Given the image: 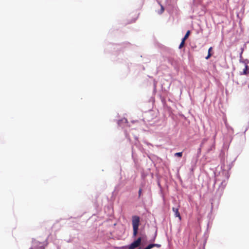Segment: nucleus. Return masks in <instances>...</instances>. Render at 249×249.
Instances as JSON below:
<instances>
[{
  "instance_id": "3",
  "label": "nucleus",
  "mask_w": 249,
  "mask_h": 249,
  "mask_svg": "<svg viewBox=\"0 0 249 249\" xmlns=\"http://www.w3.org/2000/svg\"><path fill=\"white\" fill-rule=\"evenodd\" d=\"M173 211L175 213V215L176 217H178L179 218V220L181 219V216L178 211V208H172Z\"/></svg>"
},
{
  "instance_id": "5",
  "label": "nucleus",
  "mask_w": 249,
  "mask_h": 249,
  "mask_svg": "<svg viewBox=\"0 0 249 249\" xmlns=\"http://www.w3.org/2000/svg\"><path fill=\"white\" fill-rule=\"evenodd\" d=\"M151 248H153V247H157V248H160L161 247V245L160 244H150Z\"/></svg>"
},
{
  "instance_id": "8",
  "label": "nucleus",
  "mask_w": 249,
  "mask_h": 249,
  "mask_svg": "<svg viewBox=\"0 0 249 249\" xmlns=\"http://www.w3.org/2000/svg\"><path fill=\"white\" fill-rule=\"evenodd\" d=\"M190 34V31H188L186 32V33L185 36H184V37L187 38L188 37V36H189Z\"/></svg>"
},
{
  "instance_id": "16",
  "label": "nucleus",
  "mask_w": 249,
  "mask_h": 249,
  "mask_svg": "<svg viewBox=\"0 0 249 249\" xmlns=\"http://www.w3.org/2000/svg\"><path fill=\"white\" fill-rule=\"evenodd\" d=\"M33 249V248H31V249Z\"/></svg>"
},
{
  "instance_id": "6",
  "label": "nucleus",
  "mask_w": 249,
  "mask_h": 249,
  "mask_svg": "<svg viewBox=\"0 0 249 249\" xmlns=\"http://www.w3.org/2000/svg\"><path fill=\"white\" fill-rule=\"evenodd\" d=\"M164 10V8L163 7V6L161 5L160 9L158 12V13L160 14H162Z\"/></svg>"
},
{
  "instance_id": "10",
  "label": "nucleus",
  "mask_w": 249,
  "mask_h": 249,
  "mask_svg": "<svg viewBox=\"0 0 249 249\" xmlns=\"http://www.w3.org/2000/svg\"><path fill=\"white\" fill-rule=\"evenodd\" d=\"M212 56V54L211 53H208V55L207 56L205 57V58L206 59H208L209 58H210V57Z\"/></svg>"
},
{
  "instance_id": "12",
  "label": "nucleus",
  "mask_w": 249,
  "mask_h": 249,
  "mask_svg": "<svg viewBox=\"0 0 249 249\" xmlns=\"http://www.w3.org/2000/svg\"><path fill=\"white\" fill-rule=\"evenodd\" d=\"M186 38H185V37H183L182 39V40H181V42H183V43H185V40H186Z\"/></svg>"
},
{
  "instance_id": "13",
  "label": "nucleus",
  "mask_w": 249,
  "mask_h": 249,
  "mask_svg": "<svg viewBox=\"0 0 249 249\" xmlns=\"http://www.w3.org/2000/svg\"><path fill=\"white\" fill-rule=\"evenodd\" d=\"M212 47H210L208 50V53H211V51L212 50Z\"/></svg>"
},
{
  "instance_id": "11",
  "label": "nucleus",
  "mask_w": 249,
  "mask_h": 249,
  "mask_svg": "<svg viewBox=\"0 0 249 249\" xmlns=\"http://www.w3.org/2000/svg\"><path fill=\"white\" fill-rule=\"evenodd\" d=\"M142 189H140L139 190V196L140 197L141 194H142Z\"/></svg>"
},
{
  "instance_id": "4",
  "label": "nucleus",
  "mask_w": 249,
  "mask_h": 249,
  "mask_svg": "<svg viewBox=\"0 0 249 249\" xmlns=\"http://www.w3.org/2000/svg\"><path fill=\"white\" fill-rule=\"evenodd\" d=\"M248 66L247 65H246L244 69L243 70V72H242L241 74H244V75L247 74L248 73Z\"/></svg>"
},
{
  "instance_id": "15",
  "label": "nucleus",
  "mask_w": 249,
  "mask_h": 249,
  "mask_svg": "<svg viewBox=\"0 0 249 249\" xmlns=\"http://www.w3.org/2000/svg\"><path fill=\"white\" fill-rule=\"evenodd\" d=\"M40 249H43V248L41 247Z\"/></svg>"
},
{
  "instance_id": "1",
  "label": "nucleus",
  "mask_w": 249,
  "mask_h": 249,
  "mask_svg": "<svg viewBox=\"0 0 249 249\" xmlns=\"http://www.w3.org/2000/svg\"><path fill=\"white\" fill-rule=\"evenodd\" d=\"M140 218L138 216L134 215L132 217V224L133 226V236H136L138 233Z\"/></svg>"
},
{
  "instance_id": "9",
  "label": "nucleus",
  "mask_w": 249,
  "mask_h": 249,
  "mask_svg": "<svg viewBox=\"0 0 249 249\" xmlns=\"http://www.w3.org/2000/svg\"><path fill=\"white\" fill-rule=\"evenodd\" d=\"M184 43H183V42H181L179 46V49H181L184 45Z\"/></svg>"
},
{
  "instance_id": "7",
  "label": "nucleus",
  "mask_w": 249,
  "mask_h": 249,
  "mask_svg": "<svg viewBox=\"0 0 249 249\" xmlns=\"http://www.w3.org/2000/svg\"><path fill=\"white\" fill-rule=\"evenodd\" d=\"M175 156L178 157H181L182 156V152L176 153L175 154Z\"/></svg>"
},
{
  "instance_id": "14",
  "label": "nucleus",
  "mask_w": 249,
  "mask_h": 249,
  "mask_svg": "<svg viewBox=\"0 0 249 249\" xmlns=\"http://www.w3.org/2000/svg\"><path fill=\"white\" fill-rule=\"evenodd\" d=\"M121 121H119L118 122V124H120V122H121Z\"/></svg>"
},
{
  "instance_id": "2",
  "label": "nucleus",
  "mask_w": 249,
  "mask_h": 249,
  "mask_svg": "<svg viewBox=\"0 0 249 249\" xmlns=\"http://www.w3.org/2000/svg\"><path fill=\"white\" fill-rule=\"evenodd\" d=\"M141 242V238H138L137 240L133 242L129 246V249H134L140 246Z\"/></svg>"
}]
</instances>
